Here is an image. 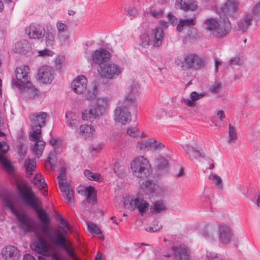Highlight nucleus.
<instances>
[{"instance_id":"1","label":"nucleus","mask_w":260,"mask_h":260,"mask_svg":"<svg viewBox=\"0 0 260 260\" xmlns=\"http://www.w3.org/2000/svg\"><path fill=\"white\" fill-rule=\"evenodd\" d=\"M47 114L44 112H36L29 116L31 132L29 134L30 140L35 141L34 152L40 157L44 150L45 142L40 140L41 128L45 125Z\"/></svg>"},{"instance_id":"2","label":"nucleus","mask_w":260,"mask_h":260,"mask_svg":"<svg viewBox=\"0 0 260 260\" xmlns=\"http://www.w3.org/2000/svg\"><path fill=\"white\" fill-rule=\"evenodd\" d=\"M18 190L23 202L26 205L32 208L41 222L43 223H50L49 216L46 211L39 208L41 206L42 202L32 190L31 188L29 186H24L23 188L19 187Z\"/></svg>"},{"instance_id":"3","label":"nucleus","mask_w":260,"mask_h":260,"mask_svg":"<svg viewBox=\"0 0 260 260\" xmlns=\"http://www.w3.org/2000/svg\"><path fill=\"white\" fill-rule=\"evenodd\" d=\"M175 65L183 71L198 70L205 65V59L193 53L178 56L175 59Z\"/></svg>"},{"instance_id":"4","label":"nucleus","mask_w":260,"mask_h":260,"mask_svg":"<svg viewBox=\"0 0 260 260\" xmlns=\"http://www.w3.org/2000/svg\"><path fill=\"white\" fill-rule=\"evenodd\" d=\"M219 21L213 18H208L204 22L206 29L211 35L217 38H222L228 34L231 29V23L228 17L221 18Z\"/></svg>"},{"instance_id":"5","label":"nucleus","mask_w":260,"mask_h":260,"mask_svg":"<svg viewBox=\"0 0 260 260\" xmlns=\"http://www.w3.org/2000/svg\"><path fill=\"white\" fill-rule=\"evenodd\" d=\"M3 201L5 206L16 217L19 229L26 233L35 231V221L25 213L17 211L13 206V201L9 197H4Z\"/></svg>"},{"instance_id":"6","label":"nucleus","mask_w":260,"mask_h":260,"mask_svg":"<svg viewBox=\"0 0 260 260\" xmlns=\"http://www.w3.org/2000/svg\"><path fill=\"white\" fill-rule=\"evenodd\" d=\"M131 167L133 175L143 179L147 178L152 172L151 165L143 156L135 158L131 162Z\"/></svg>"},{"instance_id":"7","label":"nucleus","mask_w":260,"mask_h":260,"mask_svg":"<svg viewBox=\"0 0 260 260\" xmlns=\"http://www.w3.org/2000/svg\"><path fill=\"white\" fill-rule=\"evenodd\" d=\"M108 105V100L107 99H98L91 108L84 110L82 112V119L84 120L93 121L105 112Z\"/></svg>"},{"instance_id":"8","label":"nucleus","mask_w":260,"mask_h":260,"mask_svg":"<svg viewBox=\"0 0 260 260\" xmlns=\"http://www.w3.org/2000/svg\"><path fill=\"white\" fill-rule=\"evenodd\" d=\"M29 68L27 66H23L16 68L15 71L17 82L16 85L24 92H35L37 89L29 83L28 74Z\"/></svg>"},{"instance_id":"9","label":"nucleus","mask_w":260,"mask_h":260,"mask_svg":"<svg viewBox=\"0 0 260 260\" xmlns=\"http://www.w3.org/2000/svg\"><path fill=\"white\" fill-rule=\"evenodd\" d=\"M97 71L101 78L113 80L121 73L122 69L117 64L108 62L101 64Z\"/></svg>"},{"instance_id":"10","label":"nucleus","mask_w":260,"mask_h":260,"mask_svg":"<svg viewBox=\"0 0 260 260\" xmlns=\"http://www.w3.org/2000/svg\"><path fill=\"white\" fill-rule=\"evenodd\" d=\"M124 208L131 211L137 208L141 215L146 212V209L148 207L149 204L144 200L142 195L138 194L133 198H124L123 201Z\"/></svg>"},{"instance_id":"11","label":"nucleus","mask_w":260,"mask_h":260,"mask_svg":"<svg viewBox=\"0 0 260 260\" xmlns=\"http://www.w3.org/2000/svg\"><path fill=\"white\" fill-rule=\"evenodd\" d=\"M184 150L186 155L191 161L197 160L200 158H204L205 153L202 151L201 147L197 143L187 144L184 147Z\"/></svg>"},{"instance_id":"12","label":"nucleus","mask_w":260,"mask_h":260,"mask_svg":"<svg viewBox=\"0 0 260 260\" xmlns=\"http://www.w3.org/2000/svg\"><path fill=\"white\" fill-rule=\"evenodd\" d=\"M217 236L221 243L224 244L230 243L233 236L231 227L224 223L219 224Z\"/></svg>"},{"instance_id":"13","label":"nucleus","mask_w":260,"mask_h":260,"mask_svg":"<svg viewBox=\"0 0 260 260\" xmlns=\"http://www.w3.org/2000/svg\"><path fill=\"white\" fill-rule=\"evenodd\" d=\"M115 120L116 122L125 124L131 120V115L125 106H118L114 111Z\"/></svg>"},{"instance_id":"14","label":"nucleus","mask_w":260,"mask_h":260,"mask_svg":"<svg viewBox=\"0 0 260 260\" xmlns=\"http://www.w3.org/2000/svg\"><path fill=\"white\" fill-rule=\"evenodd\" d=\"M9 150V145L3 141H0V162L3 165V168L8 173H11L13 171V167L5 155Z\"/></svg>"},{"instance_id":"15","label":"nucleus","mask_w":260,"mask_h":260,"mask_svg":"<svg viewBox=\"0 0 260 260\" xmlns=\"http://www.w3.org/2000/svg\"><path fill=\"white\" fill-rule=\"evenodd\" d=\"M238 3L236 0H228L224 5L221 8V15L224 16L223 18L229 17H233L237 12Z\"/></svg>"},{"instance_id":"16","label":"nucleus","mask_w":260,"mask_h":260,"mask_svg":"<svg viewBox=\"0 0 260 260\" xmlns=\"http://www.w3.org/2000/svg\"><path fill=\"white\" fill-rule=\"evenodd\" d=\"M26 34L30 39H40L45 36V29L37 24H31L25 29Z\"/></svg>"},{"instance_id":"17","label":"nucleus","mask_w":260,"mask_h":260,"mask_svg":"<svg viewBox=\"0 0 260 260\" xmlns=\"http://www.w3.org/2000/svg\"><path fill=\"white\" fill-rule=\"evenodd\" d=\"M93 62L100 66L101 64L107 63L111 57V53L103 48L96 50L92 54Z\"/></svg>"},{"instance_id":"18","label":"nucleus","mask_w":260,"mask_h":260,"mask_svg":"<svg viewBox=\"0 0 260 260\" xmlns=\"http://www.w3.org/2000/svg\"><path fill=\"white\" fill-rule=\"evenodd\" d=\"M31 248L39 254H45L48 252V246L45 239L40 235H37V241L30 244Z\"/></svg>"},{"instance_id":"19","label":"nucleus","mask_w":260,"mask_h":260,"mask_svg":"<svg viewBox=\"0 0 260 260\" xmlns=\"http://www.w3.org/2000/svg\"><path fill=\"white\" fill-rule=\"evenodd\" d=\"M38 77L44 83H50L54 79L53 69L47 66L42 67L39 70Z\"/></svg>"},{"instance_id":"20","label":"nucleus","mask_w":260,"mask_h":260,"mask_svg":"<svg viewBox=\"0 0 260 260\" xmlns=\"http://www.w3.org/2000/svg\"><path fill=\"white\" fill-rule=\"evenodd\" d=\"M74 91L78 94H82L87 88V79L84 76H79L72 83Z\"/></svg>"},{"instance_id":"21","label":"nucleus","mask_w":260,"mask_h":260,"mask_svg":"<svg viewBox=\"0 0 260 260\" xmlns=\"http://www.w3.org/2000/svg\"><path fill=\"white\" fill-rule=\"evenodd\" d=\"M173 249L174 256L177 260H190V251L187 247L178 246Z\"/></svg>"},{"instance_id":"22","label":"nucleus","mask_w":260,"mask_h":260,"mask_svg":"<svg viewBox=\"0 0 260 260\" xmlns=\"http://www.w3.org/2000/svg\"><path fill=\"white\" fill-rule=\"evenodd\" d=\"M2 254L6 260H18L20 256L18 250L13 246H8L3 248Z\"/></svg>"},{"instance_id":"23","label":"nucleus","mask_w":260,"mask_h":260,"mask_svg":"<svg viewBox=\"0 0 260 260\" xmlns=\"http://www.w3.org/2000/svg\"><path fill=\"white\" fill-rule=\"evenodd\" d=\"M218 225L213 223H208L205 226L203 236L207 240L212 241L217 236Z\"/></svg>"},{"instance_id":"24","label":"nucleus","mask_w":260,"mask_h":260,"mask_svg":"<svg viewBox=\"0 0 260 260\" xmlns=\"http://www.w3.org/2000/svg\"><path fill=\"white\" fill-rule=\"evenodd\" d=\"M206 94L205 92L198 93L196 91H192L190 94V99L182 98L181 102L188 107H194L196 105V101L204 98Z\"/></svg>"},{"instance_id":"25","label":"nucleus","mask_w":260,"mask_h":260,"mask_svg":"<svg viewBox=\"0 0 260 260\" xmlns=\"http://www.w3.org/2000/svg\"><path fill=\"white\" fill-rule=\"evenodd\" d=\"M176 6L184 11H194L198 8L195 0H177Z\"/></svg>"},{"instance_id":"26","label":"nucleus","mask_w":260,"mask_h":260,"mask_svg":"<svg viewBox=\"0 0 260 260\" xmlns=\"http://www.w3.org/2000/svg\"><path fill=\"white\" fill-rule=\"evenodd\" d=\"M164 31L160 27L155 28L152 32V38L153 39L151 43L154 47H159L161 45L164 38Z\"/></svg>"},{"instance_id":"27","label":"nucleus","mask_w":260,"mask_h":260,"mask_svg":"<svg viewBox=\"0 0 260 260\" xmlns=\"http://www.w3.org/2000/svg\"><path fill=\"white\" fill-rule=\"evenodd\" d=\"M154 166L158 174H162L164 171H166L169 167V162L164 156H158L156 158L154 161Z\"/></svg>"},{"instance_id":"28","label":"nucleus","mask_w":260,"mask_h":260,"mask_svg":"<svg viewBox=\"0 0 260 260\" xmlns=\"http://www.w3.org/2000/svg\"><path fill=\"white\" fill-rule=\"evenodd\" d=\"M29 48L30 45L28 41L23 40L16 43L13 46V49L16 53L25 54Z\"/></svg>"},{"instance_id":"29","label":"nucleus","mask_w":260,"mask_h":260,"mask_svg":"<svg viewBox=\"0 0 260 260\" xmlns=\"http://www.w3.org/2000/svg\"><path fill=\"white\" fill-rule=\"evenodd\" d=\"M55 237L52 235L50 238L51 241L57 246H61L62 248L67 246L66 240L63 234L59 231L54 232L53 234Z\"/></svg>"},{"instance_id":"30","label":"nucleus","mask_w":260,"mask_h":260,"mask_svg":"<svg viewBox=\"0 0 260 260\" xmlns=\"http://www.w3.org/2000/svg\"><path fill=\"white\" fill-rule=\"evenodd\" d=\"M66 122L72 128H76L80 124L79 119H77L75 113L68 111L66 114Z\"/></svg>"},{"instance_id":"31","label":"nucleus","mask_w":260,"mask_h":260,"mask_svg":"<svg viewBox=\"0 0 260 260\" xmlns=\"http://www.w3.org/2000/svg\"><path fill=\"white\" fill-rule=\"evenodd\" d=\"M94 131V128L92 125L83 124L79 127V134L85 139L90 137Z\"/></svg>"},{"instance_id":"32","label":"nucleus","mask_w":260,"mask_h":260,"mask_svg":"<svg viewBox=\"0 0 260 260\" xmlns=\"http://www.w3.org/2000/svg\"><path fill=\"white\" fill-rule=\"evenodd\" d=\"M196 24V18L190 19H181L179 21L178 24L177 26V30L178 31H181L186 27H190L195 25Z\"/></svg>"},{"instance_id":"33","label":"nucleus","mask_w":260,"mask_h":260,"mask_svg":"<svg viewBox=\"0 0 260 260\" xmlns=\"http://www.w3.org/2000/svg\"><path fill=\"white\" fill-rule=\"evenodd\" d=\"M151 210L152 213L157 214L166 212L167 208L162 201H158L152 203Z\"/></svg>"},{"instance_id":"34","label":"nucleus","mask_w":260,"mask_h":260,"mask_svg":"<svg viewBox=\"0 0 260 260\" xmlns=\"http://www.w3.org/2000/svg\"><path fill=\"white\" fill-rule=\"evenodd\" d=\"M252 19L250 15H246L243 18L238 22V29L245 31L251 24Z\"/></svg>"},{"instance_id":"35","label":"nucleus","mask_w":260,"mask_h":260,"mask_svg":"<svg viewBox=\"0 0 260 260\" xmlns=\"http://www.w3.org/2000/svg\"><path fill=\"white\" fill-rule=\"evenodd\" d=\"M165 148V145L155 139H150L149 150L159 152Z\"/></svg>"},{"instance_id":"36","label":"nucleus","mask_w":260,"mask_h":260,"mask_svg":"<svg viewBox=\"0 0 260 260\" xmlns=\"http://www.w3.org/2000/svg\"><path fill=\"white\" fill-rule=\"evenodd\" d=\"M24 167L27 176L30 177L32 174V171H34L36 167V161L33 159H28L25 161Z\"/></svg>"},{"instance_id":"37","label":"nucleus","mask_w":260,"mask_h":260,"mask_svg":"<svg viewBox=\"0 0 260 260\" xmlns=\"http://www.w3.org/2000/svg\"><path fill=\"white\" fill-rule=\"evenodd\" d=\"M34 183L40 189H43L47 184L43 176L40 174H36L34 178Z\"/></svg>"},{"instance_id":"38","label":"nucleus","mask_w":260,"mask_h":260,"mask_svg":"<svg viewBox=\"0 0 260 260\" xmlns=\"http://www.w3.org/2000/svg\"><path fill=\"white\" fill-rule=\"evenodd\" d=\"M135 101L134 94L128 92L125 95L122 101L120 102V103H121L122 104L125 105V106H131L134 107L135 106Z\"/></svg>"},{"instance_id":"39","label":"nucleus","mask_w":260,"mask_h":260,"mask_svg":"<svg viewBox=\"0 0 260 260\" xmlns=\"http://www.w3.org/2000/svg\"><path fill=\"white\" fill-rule=\"evenodd\" d=\"M85 195L87 196V200L89 203L92 205H94V198L96 196L95 190L94 188L91 186L87 187L85 189Z\"/></svg>"},{"instance_id":"40","label":"nucleus","mask_w":260,"mask_h":260,"mask_svg":"<svg viewBox=\"0 0 260 260\" xmlns=\"http://www.w3.org/2000/svg\"><path fill=\"white\" fill-rule=\"evenodd\" d=\"M209 178L215 184V187L218 190L222 189L223 182L220 177L215 174H211Z\"/></svg>"},{"instance_id":"41","label":"nucleus","mask_w":260,"mask_h":260,"mask_svg":"<svg viewBox=\"0 0 260 260\" xmlns=\"http://www.w3.org/2000/svg\"><path fill=\"white\" fill-rule=\"evenodd\" d=\"M229 142H235L237 139V134L236 129L235 126L231 124L229 125Z\"/></svg>"},{"instance_id":"42","label":"nucleus","mask_w":260,"mask_h":260,"mask_svg":"<svg viewBox=\"0 0 260 260\" xmlns=\"http://www.w3.org/2000/svg\"><path fill=\"white\" fill-rule=\"evenodd\" d=\"M98 92V87L96 85H93L89 88L85 94L87 99L92 100L94 99Z\"/></svg>"},{"instance_id":"43","label":"nucleus","mask_w":260,"mask_h":260,"mask_svg":"<svg viewBox=\"0 0 260 260\" xmlns=\"http://www.w3.org/2000/svg\"><path fill=\"white\" fill-rule=\"evenodd\" d=\"M85 176L88 179L93 181H99L101 178V175L93 173L88 170H86L84 172Z\"/></svg>"},{"instance_id":"44","label":"nucleus","mask_w":260,"mask_h":260,"mask_svg":"<svg viewBox=\"0 0 260 260\" xmlns=\"http://www.w3.org/2000/svg\"><path fill=\"white\" fill-rule=\"evenodd\" d=\"M46 43L47 46H52L55 39V35L53 32L47 30L45 32Z\"/></svg>"},{"instance_id":"45","label":"nucleus","mask_w":260,"mask_h":260,"mask_svg":"<svg viewBox=\"0 0 260 260\" xmlns=\"http://www.w3.org/2000/svg\"><path fill=\"white\" fill-rule=\"evenodd\" d=\"M150 139L138 142L137 144V148L140 150H149Z\"/></svg>"},{"instance_id":"46","label":"nucleus","mask_w":260,"mask_h":260,"mask_svg":"<svg viewBox=\"0 0 260 260\" xmlns=\"http://www.w3.org/2000/svg\"><path fill=\"white\" fill-rule=\"evenodd\" d=\"M128 90V92L133 94L135 95L136 93H138L140 90V87L138 83L134 80L132 81L129 84Z\"/></svg>"},{"instance_id":"47","label":"nucleus","mask_w":260,"mask_h":260,"mask_svg":"<svg viewBox=\"0 0 260 260\" xmlns=\"http://www.w3.org/2000/svg\"><path fill=\"white\" fill-rule=\"evenodd\" d=\"M221 87L222 84L220 82L215 81L211 84L209 88V91L212 93H217L220 92Z\"/></svg>"},{"instance_id":"48","label":"nucleus","mask_w":260,"mask_h":260,"mask_svg":"<svg viewBox=\"0 0 260 260\" xmlns=\"http://www.w3.org/2000/svg\"><path fill=\"white\" fill-rule=\"evenodd\" d=\"M87 226L91 233L95 234L96 235H102V232L100 229L95 223L91 221H88L87 222Z\"/></svg>"},{"instance_id":"49","label":"nucleus","mask_w":260,"mask_h":260,"mask_svg":"<svg viewBox=\"0 0 260 260\" xmlns=\"http://www.w3.org/2000/svg\"><path fill=\"white\" fill-rule=\"evenodd\" d=\"M49 224V223H43L40 226V228L42 232L50 238H51L52 235L51 234V229L48 225Z\"/></svg>"},{"instance_id":"50","label":"nucleus","mask_w":260,"mask_h":260,"mask_svg":"<svg viewBox=\"0 0 260 260\" xmlns=\"http://www.w3.org/2000/svg\"><path fill=\"white\" fill-rule=\"evenodd\" d=\"M152 41L150 40L149 37L145 34L141 36V45L144 47H146L150 44L152 45Z\"/></svg>"},{"instance_id":"51","label":"nucleus","mask_w":260,"mask_h":260,"mask_svg":"<svg viewBox=\"0 0 260 260\" xmlns=\"http://www.w3.org/2000/svg\"><path fill=\"white\" fill-rule=\"evenodd\" d=\"M162 227L161 224L159 225L158 221H155L154 222V226L146 228L145 230L149 232H155L161 230Z\"/></svg>"},{"instance_id":"52","label":"nucleus","mask_w":260,"mask_h":260,"mask_svg":"<svg viewBox=\"0 0 260 260\" xmlns=\"http://www.w3.org/2000/svg\"><path fill=\"white\" fill-rule=\"evenodd\" d=\"M63 197L66 199L70 204L74 203V198L73 194V189L72 188L68 191L63 193Z\"/></svg>"},{"instance_id":"53","label":"nucleus","mask_w":260,"mask_h":260,"mask_svg":"<svg viewBox=\"0 0 260 260\" xmlns=\"http://www.w3.org/2000/svg\"><path fill=\"white\" fill-rule=\"evenodd\" d=\"M127 134L132 137H136L140 135V132L137 127H129L127 129Z\"/></svg>"},{"instance_id":"54","label":"nucleus","mask_w":260,"mask_h":260,"mask_svg":"<svg viewBox=\"0 0 260 260\" xmlns=\"http://www.w3.org/2000/svg\"><path fill=\"white\" fill-rule=\"evenodd\" d=\"M63 249L66 251L68 256L71 257L73 260H78V258L74 252L73 250L70 248L68 245L64 246Z\"/></svg>"},{"instance_id":"55","label":"nucleus","mask_w":260,"mask_h":260,"mask_svg":"<svg viewBox=\"0 0 260 260\" xmlns=\"http://www.w3.org/2000/svg\"><path fill=\"white\" fill-rule=\"evenodd\" d=\"M58 185L61 191L63 193L68 191L72 188V187L70 185H68L67 183H63V182L58 181Z\"/></svg>"},{"instance_id":"56","label":"nucleus","mask_w":260,"mask_h":260,"mask_svg":"<svg viewBox=\"0 0 260 260\" xmlns=\"http://www.w3.org/2000/svg\"><path fill=\"white\" fill-rule=\"evenodd\" d=\"M56 27L59 32V35L60 32H65L68 30V26L60 21H58L56 23Z\"/></svg>"},{"instance_id":"57","label":"nucleus","mask_w":260,"mask_h":260,"mask_svg":"<svg viewBox=\"0 0 260 260\" xmlns=\"http://www.w3.org/2000/svg\"><path fill=\"white\" fill-rule=\"evenodd\" d=\"M240 62V57L235 56L232 57L229 61V64L231 66L239 65Z\"/></svg>"},{"instance_id":"58","label":"nucleus","mask_w":260,"mask_h":260,"mask_svg":"<svg viewBox=\"0 0 260 260\" xmlns=\"http://www.w3.org/2000/svg\"><path fill=\"white\" fill-rule=\"evenodd\" d=\"M150 14L154 17L158 18L161 17L163 11L161 10H151Z\"/></svg>"},{"instance_id":"59","label":"nucleus","mask_w":260,"mask_h":260,"mask_svg":"<svg viewBox=\"0 0 260 260\" xmlns=\"http://www.w3.org/2000/svg\"><path fill=\"white\" fill-rule=\"evenodd\" d=\"M253 15L256 17L260 16V2L258 3L253 9Z\"/></svg>"},{"instance_id":"60","label":"nucleus","mask_w":260,"mask_h":260,"mask_svg":"<svg viewBox=\"0 0 260 260\" xmlns=\"http://www.w3.org/2000/svg\"><path fill=\"white\" fill-rule=\"evenodd\" d=\"M53 54V52L48 49H44L39 52V56H52Z\"/></svg>"},{"instance_id":"61","label":"nucleus","mask_w":260,"mask_h":260,"mask_svg":"<svg viewBox=\"0 0 260 260\" xmlns=\"http://www.w3.org/2000/svg\"><path fill=\"white\" fill-rule=\"evenodd\" d=\"M168 18L169 20V22L172 24L175 25L177 23V19L172 14L169 13L168 14Z\"/></svg>"},{"instance_id":"62","label":"nucleus","mask_w":260,"mask_h":260,"mask_svg":"<svg viewBox=\"0 0 260 260\" xmlns=\"http://www.w3.org/2000/svg\"><path fill=\"white\" fill-rule=\"evenodd\" d=\"M66 178L65 171L63 169H61L60 173L58 176L59 181L62 182L65 180Z\"/></svg>"},{"instance_id":"63","label":"nucleus","mask_w":260,"mask_h":260,"mask_svg":"<svg viewBox=\"0 0 260 260\" xmlns=\"http://www.w3.org/2000/svg\"><path fill=\"white\" fill-rule=\"evenodd\" d=\"M54 157H55L54 153L51 152L49 154V155L47 158V162L50 164L51 167H53L54 166V165L53 164V162L52 161V160L54 158Z\"/></svg>"},{"instance_id":"64","label":"nucleus","mask_w":260,"mask_h":260,"mask_svg":"<svg viewBox=\"0 0 260 260\" xmlns=\"http://www.w3.org/2000/svg\"><path fill=\"white\" fill-rule=\"evenodd\" d=\"M128 14L132 17H136L138 14L137 11L134 8L129 9L127 11Z\"/></svg>"}]
</instances>
